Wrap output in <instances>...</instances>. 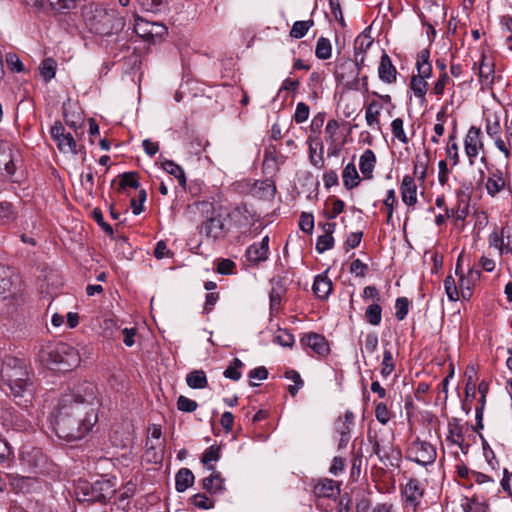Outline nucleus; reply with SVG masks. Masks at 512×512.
I'll return each mask as SVG.
<instances>
[{
    "label": "nucleus",
    "mask_w": 512,
    "mask_h": 512,
    "mask_svg": "<svg viewBox=\"0 0 512 512\" xmlns=\"http://www.w3.org/2000/svg\"><path fill=\"white\" fill-rule=\"evenodd\" d=\"M58 149L62 153H72L77 154V144L75 139L70 133H65L63 136L59 138V140L55 141Z\"/></svg>",
    "instance_id": "7c9ffc66"
},
{
    "label": "nucleus",
    "mask_w": 512,
    "mask_h": 512,
    "mask_svg": "<svg viewBox=\"0 0 512 512\" xmlns=\"http://www.w3.org/2000/svg\"><path fill=\"white\" fill-rule=\"evenodd\" d=\"M299 227L303 232L311 233L314 228L313 215L303 212L300 216Z\"/></svg>",
    "instance_id": "338daca9"
},
{
    "label": "nucleus",
    "mask_w": 512,
    "mask_h": 512,
    "mask_svg": "<svg viewBox=\"0 0 512 512\" xmlns=\"http://www.w3.org/2000/svg\"><path fill=\"white\" fill-rule=\"evenodd\" d=\"M397 204V198L394 189H390L387 192V196L384 200V205L387 208V219L386 222L389 224L393 217L394 206Z\"/></svg>",
    "instance_id": "09e8293b"
},
{
    "label": "nucleus",
    "mask_w": 512,
    "mask_h": 512,
    "mask_svg": "<svg viewBox=\"0 0 512 512\" xmlns=\"http://www.w3.org/2000/svg\"><path fill=\"white\" fill-rule=\"evenodd\" d=\"M1 379L19 406L27 407L32 399V381L24 359L6 355L1 365Z\"/></svg>",
    "instance_id": "f03ea898"
},
{
    "label": "nucleus",
    "mask_w": 512,
    "mask_h": 512,
    "mask_svg": "<svg viewBox=\"0 0 512 512\" xmlns=\"http://www.w3.org/2000/svg\"><path fill=\"white\" fill-rule=\"evenodd\" d=\"M381 375L388 377L395 368L392 352L389 349H385L383 353V360L381 364Z\"/></svg>",
    "instance_id": "37998d69"
},
{
    "label": "nucleus",
    "mask_w": 512,
    "mask_h": 512,
    "mask_svg": "<svg viewBox=\"0 0 512 512\" xmlns=\"http://www.w3.org/2000/svg\"><path fill=\"white\" fill-rule=\"evenodd\" d=\"M89 30L97 35L109 36L122 30L123 19L115 10H108L102 6H95L84 15Z\"/></svg>",
    "instance_id": "7ed1b4c3"
},
{
    "label": "nucleus",
    "mask_w": 512,
    "mask_h": 512,
    "mask_svg": "<svg viewBox=\"0 0 512 512\" xmlns=\"http://www.w3.org/2000/svg\"><path fill=\"white\" fill-rule=\"evenodd\" d=\"M251 191L254 196L260 199L270 200L276 193V186L271 179H265L263 181H255Z\"/></svg>",
    "instance_id": "f3484780"
},
{
    "label": "nucleus",
    "mask_w": 512,
    "mask_h": 512,
    "mask_svg": "<svg viewBox=\"0 0 512 512\" xmlns=\"http://www.w3.org/2000/svg\"><path fill=\"white\" fill-rule=\"evenodd\" d=\"M455 135L452 134L449 136V144L446 149L447 156L450 160L453 161V165L458 164L459 162V154H458V145L454 142Z\"/></svg>",
    "instance_id": "bf43d9fd"
},
{
    "label": "nucleus",
    "mask_w": 512,
    "mask_h": 512,
    "mask_svg": "<svg viewBox=\"0 0 512 512\" xmlns=\"http://www.w3.org/2000/svg\"><path fill=\"white\" fill-rule=\"evenodd\" d=\"M284 376L286 379L293 381L294 385L288 386V392L292 397H295L298 391L304 386V381L300 374L293 369L285 371Z\"/></svg>",
    "instance_id": "2f4dec72"
},
{
    "label": "nucleus",
    "mask_w": 512,
    "mask_h": 512,
    "mask_svg": "<svg viewBox=\"0 0 512 512\" xmlns=\"http://www.w3.org/2000/svg\"><path fill=\"white\" fill-rule=\"evenodd\" d=\"M378 76L379 79L386 84L396 82L397 70L386 52H383L381 56L380 64L378 66Z\"/></svg>",
    "instance_id": "f8f14e48"
},
{
    "label": "nucleus",
    "mask_w": 512,
    "mask_h": 512,
    "mask_svg": "<svg viewBox=\"0 0 512 512\" xmlns=\"http://www.w3.org/2000/svg\"><path fill=\"white\" fill-rule=\"evenodd\" d=\"M369 440L372 443L373 453L379 458V460L382 462L388 460V448L381 446L380 442L376 438L371 439V437H369Z\"/></svg>",
    "instance_id": "4d7b16f0"
},
{
    "label": "nucleus",
    "mask_w": 512,
    "mask_h": 512,
    "mask_svg": "<svg viewBox=\"0 0 512 512\" xmlns=\"http://www.w3.org/2000/svg\"><path fill=\"white\" fill-rule=\"evenodd\" d=\"M335 78L337 82L345 85L347 88H355L353 84H356L359 81V78L357 77L356 64H354L349 58L343 60L336 65Z\"/></svg>",
    "instance_id": "6e6552de"
},
{
    "label": "nucleus",
    "mask_w": 512,
    "mask_h": 512,
    "mask_svg": "<svg viewBox=\"0 0 512 512\" xmlns=\"http://www.w3.org/2000/svg\"><path fill=\"white\" fill-rule=\"evenodd\" d=\"M339 493V486L334 480L324 479L314 486V494L317 497L331 498Z\"/></svg>",
    "instance_id": "412c9836"
},
{
    "label": "nucleus",
    "mask_w": 512,
    "mask_h": 512,
    "mask_svg": "<svg viewBox=\"0 0 512 512\" xmlns=\"http://www.w3.org/2000/svg\"><path fill=\"white\" fill-rule=\"evenodd\" d=\"M465 153L469 159V164L473 165L479 150L483 149L481 141V130L475 126L470 127L464 141Z\"/></svg>",
    "instance_id": "1a4fd4ad"
},
{
    "label": "nucleus",
    "mask_w": 512,
    "mask_h": 512,
    "mask_svg": "<svg viewBox=\"0 0 512 512\" xmlns=\"http://www.w3.org/2000/svg\"><path fill=\"white\" fill-rule=\"evenodd\" d=\"M424 489L421 487L419 480L410 479L404 487V495L406 500L417 506L420 498L423 496Z\"/></svg>",
    "instance_id": "aec40b11"
},
{
    "label": "nucleus",
    "mask_w": 512,
    "mask_h": 512,
    "mask_svg": "<svg viewBox=\"0 0 512 512\" xmlns=\"http://www.w3.org/2000/svg\"><path fill=\"white\" fill-rule=\"evenodd\" d=\"M11 280L3 266H0V314L9 315L14 311V298L11 294Z\"/></svg>",
    "instance_id": "0eeeda50"
},
{
    "label": "nucleus",
    "mask_w": 512,
    "mask_h": 512,
    "mask_svg": "<svg viewBox=\"0 0 512 512\" xmlns=\"http://www.w3.org/2000/svg\"><path fill=\"white\" fill-rule=\"evenodd\" d=\"M362 237L363 232L361 231L350 233L344 243L345 251H349L350 249L356 248L360 244Z\"/></svg>",
    "instance_id": "774afa93"
},
{
    "label": "nucleus",
    "mask_w": 512,
    "mask_h": 512,
    "mask_svg": "<svg viewBox=\"0 0 512 512\" xmlns=\"http://www.w3.org/2000/svg\"><path fill=\"white\" fill-rule=\"evenodd\" d=\"M248 213V209L246 205L237 206L233 212L232 216L236 219L235 223L237 226H243L247 223L248 217L246 214Z\"/></svg>",
    "instance_id": "13d9d810"
},
{
    "label": "nucleus",
    "mask_w": 512,
    "mask_h": 512,
    "mask_svg": "<svg viewBox=\"0 0 512 512\" xmlns=\"http://www.w3.org/2000/svg\"><path fill=\"white\" fill-rule=\"evenodd\" d=\"M365 319L366 321L373 325L377 326L380 324L382 319V308L378 303H373L369 305L365 310Z\"/></svg>",
    "instance_id": "c9c22d12"
},
{
    "label": "nucleus",
    "mask_w": 512,
    "mask_h": 512,
    "mask_svg": "<svg viewBox=\"0 0 512 512\" xmlns=\"http://www.w3.org/2000/svg\"><path fill=\"white\" fill-rule=\"evenodd\" d=\"M39 358L48 366L54 365L66 371L76 367L80 361L78 352L64 342H53L43 346Z\"/></svg>",
    "instance_id": "20e7f679"
},
{
    "label": "nucleus",
    "mask_w": 512,
    "mask_h": 512,
    "mask_svg": "<svg viewBox=\"0 0 512 512\" xmlns=\"http://www.w3.org/2000/svg\"><path fill=\"white\" fill-rule=\"evenodd\" d=\"M15 171L13 150L8 143L0 142V174L5 172L8 176H12Z\"/></svg>",
    "instance_id": "ddd939ff"
},
{
    "label": "nucleus",
    "mask_w": 512,
    "mask_h": 512,
    "mask_svg": "<svg viewBox=\"0 0 512 512\" xmlns=\"http://www.w3.org/2000/svg\"><path fill=\"white\" fill-rule=\"evenodd\" d=\"M198 407L196 401L191 400L183 395L179 396L177 399V408L178 410L186 413H191L195 411Z\"/></svg>",
    "instance_id": "603ef678"
},
{
    "label": "nucleus",
    "mask_w": 512,
    "mask_h": 512,
    "mask_svg": "<svg viewBox=\"0 0 512 512\" xmlns=\"http://www.w3.org/2000/svg\"><path fill=\"white\" fill-rule=\"evenodd\" d=\"M473 69H477L479 82L482 87L490 88L494 83V65L486 62L485 56H482L479 65L474 63Z\"/></svg>",
    "instance_id": "2eb2a0df"
},
{
    "label": "nucleus",
    "mask_w": 512,
    "mask_h": 512,
    "mask_svg": "<svg viewBox=\"0 0 512 512\" xmlns=\"http://www.w3.org/2000/svg\"><path fill=\"white\" fill-rule=\"evenodd\" d=\"M382 109V106L379 102L373 100L371 101L365 108V119L367 122V125L378 130L380 129V121H379V115L380 111Z\"/></svg>",
    "instance_id": "b1692460"
},
{
    "label": "nucleus",
    "mask_w": 512,
    "mask_h": 512,
    "mask_svg": "<svg viewBox=\"0 0 512 512\" xmlns=\"http://www.w3.org/2000/svg\"><path fill=\"white\" fill-rule=\"evenodd\" d=\"M409 452L411 454V459L423 466L434 463L437 457L435 447L426 441L415 440L412 443Z\"/></svg>",
    "instance_id": "423d86ee"
},
{
    "label": "nucleus",
    "mask_w": 512,
    "mask_h": 512,
    "mask_svg": "<svg viewBox=\"0 0 512 512\" xmlns=\"http://www.w3.org/2000/svg\"><path fill=\"white\" fill-rule=\"evenodd\" d=\"M332 291V282L326 276L318 275L313 283V292L319 299H327Z\"/></svg>",
    "instance_id": "393cba45"
},
{
    "label": "nucleus",
    "mask_w": 512,
    "mask_h": 512,
    "mask_svg": "<svg viewBox=\"0 0 512 512\" xmlns=\"http://www.w3.org/2000/svg\"><path fill=\"white\" fill-rule=\"evenodd\" d=\"M142 8L148 12H159L164 5L165 0H137Z\"/></svg>",
    "instance_id": "052dcab7"
},
{
    "label": "nucleus",
    "mask_w": 512,
    "mask_h": 512,
    "mask_svg": "<svg viewBox=\"0 0 512 512\" xmlns=\"http://www.w3.org/2000/svg\"><path fill=\"white\" fill-rule=\"evenodd\" d=\"M114 493L115 489L110 480H97L94 483L84 482L76 490L78 501L89 503H106Z\"/></svg>",
    "instance_id": "39448f33"
},
{
    "label": "nucleus",
    "mask_w": 512,
    "mask_h": 512,
    "mask_svg": "<svg viewBox=\"0 0 512 512\" xmlns=\"http://www.w3.org/2000/svg\"><path fill=\"white\" fill-rule=\"evenodd\" d=\"M56 67L57 63L53 58H46L41 62L39 70L45 82H49L55 77Z\"/></svg>",
    "instance_id": "473e14b6"
},
{
    "label": "nucleus",
    "mask_w": 512,
    "mask_h": 512,
    "mask_svg": "<svg viewBox=\"0 0 512 512\" xmlns=\"http://www.w3.org/2000/svg\"><path fill=\"white\" fill-rule=\"evenodd\" d=\"M444 288L450 301L459 300V291L455 279L449 275L444 280Z\"/></svg>",
    "instance_id": "a18cd8bd"
},
{
    "label": "nucleus",
    "mask_w": 512,
    "mask_h": 512,
    "mask_svg": "<svg viewBox=\"0 0 512 512\" xmlns=\"http://www.w3.org/2000/svg\"><path fill=\"white\" fill-rule=\"evenodd\" d=\"M186 384L192 389H204L208 386L206 373L203 370H193L186 376Z\"/></svg>",
    "instance_id": "bb28decb"
},
{
    "label": "nucleus",
    "mask_w": 512,
    "mask_h": 512,
    "mask_svg": "<svg viewBox=\"0 0 512 512\" xmlns=\"http://www.w3.org/2000/svg\"><path fill=\"white\" fill-rule=\"evenodd\" d=\"M501 131H502L501 125L497 118H495L494 120H491L489 118L486 119V133L491 138L495 139V138L499 137Z\"/></svg>",
    "instance_id": "e2e57ef3"
},
{
    "label": "nucleus",
    "mask_w": 512,
    "mask_h": 512,
    "mask_svg": "<svg viewBox=\"0 0 512 512\" xmlns=\"http://www.w3.org/2000/svg\"><path fill=\"white\" fill-rule=\"evenodd\" d=\"M137 173L136 172H126L119 176L120 181V189H126L127 187H131L134 189H138L140 186V183L137 179Z\"/></svg>",
    "instance_id": "a19ab883"
},
{
    "label": "nucleus",
    "mask_w": 512,
    "mask_h": 512,
    "mask_svg": "<svg viewBox=\"0 0 512 512\" xmlns=\"http://www.w3.org/2000/svg\"><path fill=\"white\" fill-rule=\"evenodd\" d=\"M395 308H396V313H395L396 318L399 321L403 320L407 316V313H408L409 300L406 297L397 298L396 302H395Z\"/></svg>",
    "instance_id": "864d4df0"
},
{
    "label": "nucleus",
    "mask_w": 512,
    "mask_h": 512,
    "mask_svg": "<svg viewBox=\"0 0 512 512\" xmlns=\"http://www.w3.org/2000/svg\"><path fill=\"white\" fill-rule=\"evenodd\" d=\"M471 287H472V285H470V280H467L465 275L461 274L460 279H459V288H458L459 296L461 295V297L464 300H469L472 296Z\"/></svg>",
    "instance_id": "5fc2aeb1"
},
{
    "label": "nucleus",
    "mask_w": 512,
    "mask_h": 512,
    "mask_svg": "<svg viewBox=\"0 0 512 512\" xmlns=\"http://www.w3.org/2000/svg\"><path fill=\"white\" fill-rule=\"evenodd\" d=\"M225 219L221 214H213L201 224V232L214 240L222 238L226 233Z\"/></svg>",
    "instance_id": "9d476101"
},
{
    "label": "nucleus",
    "mask_w": 512,
    "mask_h": 512,
    "mask_svg": "<svg viewBox=\"0 0 512 512\" xmlns=\"http://www.w3.org/2000/svg\"><path fill=\"white\" fill-rule=\"evenodd\" d=\"M92 217L97 224L108 234H113V228L110 224L106 223L103 218L102 211L99 208H94L92 211Z\"/></svg>",
    "instance_id": "69168bd1"
},
{
    "label": "nucleus",
    "mask_w": 512,
    "mask_h": 512,
    "mask_svg": "<svg viewBox=\"0 0 512 512\" xmlns=\"http://www.w3.org/2000/svg\"><path fill=\"white\" fill-rule=\"evenodd\" d=\"M430 51L429 49H423L418 53L416 68L419 77L429 78L432 74V65L430 63Z\"/></svg>",
    "instance_id": "4be33fe9"
},
{
    "label": "nucleus",
    "mask_w": 512,
    "mask_h": 512,
    "mask_svg": "<svg viewBox=\"0 0 512 512\" xmlns=\"http://www.w3.org/2000/svg\"><path fill=\"white\" fill-rule=\"evenodd\" d=\"M208 469L212 471L211 475L204 478L202 481V488L210 494H218L224 491V479L221 477L219 472L215 471L213 465L208 466Z\"/></svg>",
    "instance_id": "dca6fc26"
},
{
    "label": "nucleus",
    "mask_w": 512,
    "mask_h": 512,
    "mask_svg": "<svg viewBox=\"0 0 512 512\" xmlns=\"http://www.w3.org/2000/svg\"><path fill=\"white\" fill-rule=\"evenodd\" d=\"M191 500L192 504L199 509L208 510L214 507V501L205 494H195L192 496Z\"/></svg>",
    "instance_id": "de8ad7c7"
},
{
    "label": "nucleus",
    "mask_w": 512,
    "mask_h": 512,
    "mask_svg": "<svg viewBox=\"0 0 512 512\" xmlns=\"http://www.w3.org/2000/svg\"><path fill=\"white\" fill-rule=\"evenodd\" d=\"M78 0H49L52 9L64 13L76 7Z\"/></svg>",
    "instance_id": "3c124183"
},
{
    "label": "nucleus",
    "mask_w": 512,
    "mask_h": 512,
    "mask_svg": "<svg viewBox=\"0 0 512 512\" xmlns=\"http://www.w3.org/2000/svg\"><path fill=\"white\" fill-rule=\"evenodd\" d=\"M313 24V20L296 21L290 30V36L295 39L303 38L309 29L313 26Z\"/></svg>",
    "instance_id": "58836bf2"
},
{
    "label": "nucleus",
    "mask_w": 512,
    "mask_h": 512,
    "mask_svg": "<svg viewBox=\"0 0 512 512\" xmlns=\"http://www.w3.org/2000/svg\"><path fill=\"white\" fill-rule=\"evenodd\" d=\"M269 252L260 244H252L246 250V258L250 263L255 265L268 259Z\"/></svg>",
    "instance_id": "cd10ccee"
},
{
    "label": "nucleus",
    "mask_w": 512,
    "mask_h": 512,
    "mask_svg": "<svg viewBox=\"0 0 512 512\" xmlns=\"http://www.w3.org/2000/svg\"><path fill=\"white\" fill-rule=\"evenodd\" d=\"M447 440L452 444L458 445L463 451L464 433L459 419L451 418L449 420Z\"/></svg>",
    "instance_id": "6ab92c4d"
},
{
    "label": "nucleus",
    "mask_w": 512,
    "mask_h": 512,
    "mask_svg": "<svg viewBox=\"0 0 512 512\" xmlns=\"http://www.w3.org/2000/svg\"><path fill=\"white\" fill-rule=\"evenodd\" d=\"M504 180L501 174H493L491 177L487 179L486 189L488 194L491 196L496 195L498 192L502 190L504 187Z\"/></svg>",
    "instance_id": "ea45409f"
},
{
    "label": "nucleus",
    "mask_w": 512,
    "mask_h": 512,
    "mask_svg": "<svg viewBox=\"0 0 512 512\" xmlns=\"http://www.w3.org/2000/svg\"><path fill=\"white\" fill-rule=\"evenodd\" d=\"M375 417L381 424H386L390 420V412L385 403L380 402L376 405Z\"/></svg>",
    "instance_id": "680f3d73"
},
{
    "label": "nucleus",
    "mask_w": 512,
    "mask_h": 512,
    "mask_svg": "<svg viewBox=\"0 0 512 512\" xmlns=\"http://www.w3.org/2000/svg\"><path fill=\"white\" fill-rule=\"evenodd\" d=\"M162 168L170 175H173L182 188H186V176L181 166L172 160H165L162 162Z\"/></svg>",
    "instance_id": "c756f323"
},
{
    "label": "nucleus",
    "mask_w": 512,
    "mask_h": 512,
    "mask_svg": "<svg viewBox=\"0 0 512 512\" xmlns=\"http://www.w3.org/2000/svg\"><path fill=\"white\" fill-rule=\"evenodd\" d=\"M402 201L408 206H414L417 203V186L415 180L410 175H405L400 186Z\"/></svg>",
    "instance_id": "4468645a"
},
{
    "label": "nucleus",
    "mask_w": 512,
    "mask_h": 512,
    "mask_svg": "<svg viewBox=\"0 0 512 512\" xmlns=\"http://www.w3.org/2000/svg\"><path fill=\"white\" fill-rule=\"evenodd\" d=\"M309 106L305 104L304 102H299L296 106L295 114H294V120L296 123H303L305 122L309 117Z\"/></svg>",
    "instance_id": "6e6d98bb"
},
{
    "label": "nucleus",
    "mask_w": 512,
    "mask_h": 512,
    "mask_svg": "<svg viewBox=\"0 0 512 512\" xmlns=\"http://www.w3.org/2000/svg\"><path fill=\"white\" fill-rule=\"evenodd\" d=\"M373 44V39L366 34L365 32H362L357 36L354 42V54L358 55H364L366 51L371 47Z\"/></svg>",
    "instance_id": "4c0bfd02"
},
{
    "label": "nucleus",
    "mask_w": 512,
    "mask_h": 512,
    "mask_svg": "<svg viewBox=\"0 0 512 512\" xmlns=\"http://www.w3.org/2000/svg\"><path fill=\"white\" fill-rule=\"evenodd\" d=\"M194 474L188 468H181L175 475V489L177 492H184L193 485Z\"/></svg>",
    "instance_id": "5701e85b"
},
{
    "label": "nucleus",
    "mask_w": 512,
    "mask_h": 512,
    "mask_svg": "<svg viewBox=\"0 0 512 512\" xmlns=\"http://www.w3.org/2000/svg\"><path fill=\"white\" fill-rule=\"evenodd\" d=\"M275 340L283 347H292L294 343V336L287 330L280 329L275 336Z\"/></svg>",
    "instance_id": "0e129e2a"
},
{
    "label": "nucleus",
    "mask_w": 512,
    "mask_h": 512,
    "mask_svg": "<svg viewBox=\"0 0 512 512\" xmlns=\"http://www.w3.org/2000/svg\"><path fill=\"white\" fill-rule=\"evenodd\" d=\"M17 212L12 203L3 201L0 203V223L8 224L16 219Z\"/></svg>",
    "instance_id": "e433bc0d"
},
{
    "label": "nucleus",
    "mask_w": 512,
    "mask_h": 512,
    "mask_svg": "<svg viewBox=\"0 0 512 512\" xmlns=\"http://www.w3.org/2000/svg\"><path fill=\"white\" fill-rule=\"evenodd\" d=\"M301 344L304 347L311 348L315 353L320 356H325L329 353V345L325 337L314 332H310L301 338Z\"/></svg>",
    "instance_id": "9b49d317"
},
{
    "label": "nucleus",
    "mask_w": 512,
    "mask_h": 512,
    "mask_svg": "<svg viewBox=\"0 0 512 512\" xmlns=\"http://www.w3.org/2000/svg\"><path fill=\"white\" fill-rule=\"evenodd\" d=\"M376 157L372 150L367 149L360 157L359 168L365 178L370 179L375 167Z\"/></svg>",
    "instance_id": "a878e982"
},
{
    "label": "nucleus",
    "mask_w": 512,
    "mask_h": 512,
    "mask_svg": "<svg viewBox=\"0 0 512 512\" xmlns=\"http://www.w3.org/2000/svg\"><path fill=\"white\" fill-rule=\"evenodd\" d=\"M342 178H343V184L348 190L353 189L358 186V184L360 182V177H359V174H358L356 167L353 163H348L345 166V168L343 170Z\"/></svg>",
    "instance_id": "c85d7f7f"
},
{
    "label": "nucleus",
    "mask_w": 512,
    "mask_h": 512,
    "mask_svg": "<svg viewBox=\"0 0 512 512\" xmlns=\"http://www.w3.org/2000/svg\"><path fill=\"white\" fill-rule=\"evenodd\" d=\"M334 246V237L331 235H320L316 243V251L320 254L332 249Z\"/></svg>",
    "instance_id": "8fccbe9b"
},
{
    "label": "nucleus",
    "mask_w": 512,
    "mask_h": 512,
    "mask_svg": "<svg viewBox=\"0 0 512 512\" xmlns=\"http://www.w3.org/2000/svg\"><path fill=\"white\" fill-rule=\"evenodd\" d=\"M220 459V447L212 445L208 447L201 457V462L207 467L210 466L212 461H218Z\"/></svg>",
    "instance_id": "c03bdc74"
},
{
    "label": "nucleus",
    "mask_w": 512,
    "mask_h": 512,
    "mask_svg": "<svg viewBox=\"0 0 512 512\" xmlns=\"http://www.w3.org/2000/svg\"><path fill=\"white\" fill-rule=\"evenodd\" d=\"M99 406L97 387L93 383L83 382L63 394L53 414L56 435L67 442L82 439L98 422Z\"/></svg>",
    "instance_id": "f257e3e1"
},
{
    "label": "nucleus",
    "mask_w": 512,
    "mask_h": 512,
    "mask_svg": "<svg viewBox=\"0 0 512 512\" xmlns=\"http://www.w3.org/2000/svg\"><path fill=\"white\" fill-rule=\"evenodd\" d=\"M426 78L413 75L410 81V88L413 90L416 97L422 101L425 100V95L428 89V83L425 81Z\"/></svg>",
    "instance_id": "f704fd0d"
},
{
    "label": "nucleus",
    "mask_w": 512,
    "mask_h": 512,
    "mask_svg": "<svg viewBox=\"0 0 512 512\" xmlns=\"http://www.w3.org/2000/svg\"><path fill=\"white\" fill-rule=\"evenodd\" d=\"M315 55L318 59L327 60L332 55V46L330 40L325 37H320L317 40Z\"/></svg>",
    "instance_id": "72a5a7b5"
},
{
    "label": "nucleus",
    "mask_w": 512,
    "mask_h": 512,
    "mask_svg": "<svg viewBox=\"0 0 512 512\" xmlns=\"http://www.w3.org/2000/svg\"><path fill=\"white\" fill-rule=\"evenodd\" d=\"M272 289L269 294L270 309L277 311L280 308L282 295L285 293L283 279L281 277H274L271 279Z\"/></svg>",
    "instance_id": "a211bd4d"
},
{
    "label": "nucleus",
    "mask_w": 512,
    "mask_h": 512,
    "mask_svg": "<svg viewBox=\"0 0 512 512\" xmlns=\"http://www.w3.org/2000/svg\"><path fill=\"white\" fill-rule=\"evenodd\" d=\"M134 30L137 35L143 37V38H150V35L154 33V29H151V23L148 21H145L144 19L137 17L135 19V26Z\"/></svg>",
    "instance_id": "79ce46f5"
},
{
    "label": "nucleus",
    "mask_w": 512,
    "mask_h": 512,
    "mask_svg": "<svg viewBox=\"0 0 512 512\" xmlns=\"http://www.w3.org/2000/svg\"><path fill=\"white\" fill-rule=\"evenodd\" d=\"M391 130L394 137L397 138L400 142L403 144L408 143L409 140L404 132L403 120L401 118H396L392 121Z\"/></svg>",
    "instance_id": "49530a36"
}]
</instances>
